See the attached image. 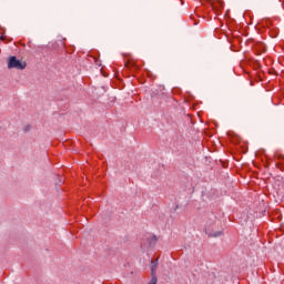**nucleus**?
Listing matches in <instances>:
<instances>
[{"label": "nucleus", "mask_w": 284, "mask_h": 284, "mask_svg": "<svg viewBox=\"0 0 284 284\" xmlns=\"http://www.w3.org/2000/svg\"><path fill=\"white\" fill-rule=\"evenodd\" d=\"M28 64L26 61L18 60L17 57L12 55L9 58L8 68L9 70H12L14 68L16 70H26V67Z\"/></svg>", "instance_id": "nucleus-1"}, {"label": "nucleus", "mask_w": 284, "mask_h": 284, "mask_svg": "<svg viewBox=\"0 0 284 284\" xmlns=\"http://www.w3.org/2000/svg\"><path fill=\"white\" fill-rule=\"evenodd\" d=\"M216 226H219V222H214V224L212 226H207L205 230V233L211 239H216L219 236H223V231H216Z\"/></svg>", "instance_id": "nucleus-2"}, {"label": "nucleus", "mask_w": 284, "mask_h": 284, "mask_svg": "<svg viewBox=\"0 0 284 284\" xmlns=\"http://www.w3.org/2000/svg\"><path fill=\"white\" fill-rule=\"evenodd\" d=\"M151 276H156V267H159V260L151 261Z\"/></svg>", "instance_id": "nucleus-3"}, {"label": "nucleus", "mask_w": 284, "mask_h": 284, "mask_svg": "<svg viewBox=\"0 0 284 284\" xmlns=\"http://www.w3.org/2000/svg\"><path fill=\"white\" fill-rule=\"evenodd\" d=\"M125 68H136V64H134L132 62H126Z\"/></svg>", "instance_id": "nucleus-4"}, {"label": "nucleus", "mask_w": 284, "mask_h": 284, "mask_svg": "<svg viewBox=\"0 0 284 284\" xmlns=\"http://www.w3.org/2000/svg\"><path fill=\"white\" fill-rule=\"evenodd\" d=\"M156 243V235H153L150 240V245H154Z\"/></svg>", "instance_id": "nucleus-5"}, {"label": "nucleus", "mask_w": 284, "mask_h": 284, "mask_svg": "<svg viewBox=\"0 0 284 284\" xmlns=\"http://www.w3.org/2000/svg\"><path fill=\"white\" fill-rule=\"evenodd\" d=\"M156 275H153L149 284H156Z\"/></svg>", "instance_id": "nucleus-6"}, {"label": "nucleus", "mask_w": 284, "mask_h": 284, "mask_svg": "<svg viewBox=\"0 0 284 284\" xmlns=\"http://www.w3.org/2000/svg\"><path fill=\"white\" fill-rule=\"evenodd\" d=\"M0 41H6V37L1 36Z\"/></svg>", "instance_id": "nucleus-7"}]
</instances>
